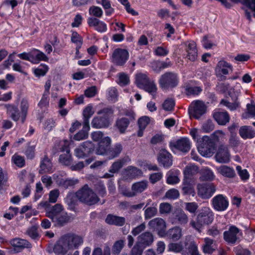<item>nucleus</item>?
<instances>
[{"label":"nucleus","instance_id":"obj_1","mask_svg":"<svg viewBox=\"0 0 255 255\" xmlns=\"http://www.w3.org/2000/svg\"><path fill=\"white\" fill-rule=\"evenodd\" d=\"M83 243V240L81 237L74 234L67 235L57 242L53 251L57 255H64L69 250L77 249Z\"/></svg>","mask_w":255,"mask_h":255},{"label":"nucleus","instance_id":"obj_2","mask_svg":"<svg viewBox=\"0 0 255 255\" xmlns=\"http://www.w3.org/2000/svg\"><path fill=\"white\" fill-rule=\"evenodd\" d=\"M214 220V213L209 207H202L199 211L196 221L191 220L190 226L200 232L204 226L211 224Z\"/></svg>","mask_w":255,"mask_h":255},{"label":"nucleus","instance_id":"obj_3","mask_svg":"<svg viewBox=\"0 0 255 255\" xmlns=\"http://www.w3.org/2000/svg\"><path fill=\"white\" fill-rule=\"evenodd\" d=\"M91 137L94 141L98 142L95 149L96 153L99 155H108L109 147L112 142L111 137L104 136L103 133L101 131L92 132Z\"/></svg>","mask_w":255,"mask_h":255},{"label":"nucleus","instance_id":"obj_4","mask_svg":"<svg viewBox=\"0 0 255 255\" xmlns=\"http://www.w3.org/2000/svg\"><path fill=\"white\" fill-rule=\"evenodd\" d=\"M113 111L111 109L106 108L99 111L98 114L100 116L95 117L92 121L91 125L95 128H101L108 127L110 124V118L113 116Z\"/></svg>","mask_w":255,"mask_h":255},{"label":"nucleus","instance_id":"obj_5","mask_svg":"<svg viewBox=\"0 0 255 255\" xmlns=\"http://www.w3.org/2000/svg\"><path fill=\"white\" fill-rule=\"evenodd\" d=\"M198 150L200 154L204 157H210L215 153L216 145L208 136H204L197 145Z\"/></svg>","mask_w":255,"mask_h":255},{"label":"nucleus","instance_id":"obj_6","mask_svg":"<svg viewBox=\"0 0 255 255\" xmlns=\"http://www.w3.org/2000/svg\"><path fill=\"white\" fill-rule=\"evenodd\" d=\"M135 84L140 89L153 95L157 88L153 81H150L146 74L139 73L135 75Z\"/></svg>","mask_w":255,"mask_h":255},{"label":"nucleus","instance_id":"obj_7","mask_svg":"<svg viewBox=\"0 0 255 255\" xmlns=\"http://www.w3.org/2000/svg\"><path fill=\"white\" fill-rule=\"evenodd\" d=\"M78 199L89 205H94L99 201V198L92 189L87 185L84 186L76 193Z\"/></svg>","mask_w":255,"mask_h":255},{"label":"nucleus","instance_id":"obj_8","mask_svg":"<svg viewBox=\"0 0 255 255\" xmlns=\"http://www.w3.org/2000/svg\"><path fill=\"white\" fill-rule=\"evenodd\" d=\"M161 88L164 90L176 87L179 82V78L176 73L166 72L162 75L159 81Z\"/></svg>","mask_w":255,"mask_h":255},{"label":"nucleus","instance_id":"obj_9","mask_svg":"<svg viewBox=\"0 0 255 255\" xmlns=\"http://www.w3.org/2000/svg\"><path fill=\"white\" fill-rule=\"evenodd\" d=\"M169 146L171 150L175 154H178L180 151L187 152L190 149L191 142L189 138L183 137L170 142Z\"/></svg>","mask_w":255,"mask_h":255},{"label":"nucleus","instance_id":"obj_10","mask_svg":"<svg viewBox=\"0 0 255 255\" xmlns=\"http://www.w3.org/2000/svg\"><path fill=\"white\" fill-rule=\"evenodd\" d=\"M188 110L191 117L198 119L205 113L206 107L202 101L197 100L191 103Z\"/></svg>","mask_w":255,"mask_h":255},{"label":"nucleus","instance_id":"obj_11","mask_svg":"<svg viewBox=\"0 0 255 255\" xmlns=\"http://www.w3.org/2000/svg\"><path fill=\"white\" fill-rule=\"evenodd\" d=\"M198 195L202 199L210 198L216 191V187L212 184H198L197 186Z\"/></svg>","mask_w":255,"mask_h":255},{"label":"nucleus","instance_id":"obj_12","mask_svg":"<svg viewBox=\"0 0 255 255\" xmlns=\"http://www.w3.org/2000/svg\"><path fill=\"white\" fill-rule=\"evenodd\" d=\"M69 142L68 140H65L60 142V151L63 152L59 156L60 162L65 165H70L72 162L71 155L70 153L69 147Z\"/></svg>","mask_w":255,"mask_h":255},{"label":"nucleus","instance_id":"obj_13","mask_svg":"<svg viewBox=\"0 0 255 255\" xmlns=\"http://www.w3.org/2000/svg\"><path fill=\"white\" fill-rule=\"evenodd\" d=\"M130 161V159L128 156L117 160L112 164L109 172L105 173L103 177L109 178L113 177L115 173L118 172L124 165L129 163Z\"/></svg>","mask_w":255,"mask_h":255},{"label":"nucleus","instance_id":"obj_14","mask_svg":"<svg viewBox=\"0 0 255 255\" xmlns=\"http://www.w3.org/2000/svg\"><path fill=\"white\" fill-rule=\"evenodd\" d=\"M94 150V146L91 141H87L75 149V155L79 158L88 156Z\"/></svg>","mask_w":255,"mask_h":255},{"label":"nucleus","instance_id":"obj_15","mask_svg":"<svg viewBox=\"0 0 255 255\" xmlns=\"http://www.w3.org/2000/svg\"><path fill=\"white\" fill-rule=\"evenodd\" d=\"M148 226L156 230L160 237H165L166 226L165 222L162 219L156 218L152 219L149 222Z\"/></svg>","mask_w":255,"mask_h":255},{"label":"nucleus","instance_id":"obj_16","mask_svg":"<svg viewBox=\"0 0 255 255\" xmlns=\"http://www.w3.org/2000/svg\"><path fill=\"white\" fill-rule=\"evenodd\" d=\"M128 53L125 49H116L112 55V62L117 65H123L128 58Z\"/></svg>","mask_w":255,"mask_h":255},{"label":"nucleus","instance_id":"obj_17","mask_svg":"<svg viewBox=\"0 0 255 255\" xmlns=\"http://www.w3.org/2000/svg\"><path fill=\"white\" fill-rule=\"evenodd\" d=\"M212 204L213 208L217 211H225L229 206L227 198L222 194L215 196L212 200Z\"/></svg>","mask_w":255,"mask_h":255},{"label":"nucleus","instance_id":"obj_18","mask_svg":"<svg viewBox=\"0 0 255 255\" xmlns=\"http://www.w3.org/2000/svg\"><path fill=\"white\" fill-rule=\"evenodd\" d=\"M216 161L220 163H227L231 159V154L228 148L221 145L218 149L215 156Z\"/></svg>","mask_w":255,"mask_h":255},{"label":"nucleus","instance_id":"obj_19","mask_svg":"<svg viewBox=\"0 0 255 255\" xmlns=\"http://www.w3.org/2000/svg\"><path fill=\"white\" fill-rule=\"evenodd\" d=\"M241 235L240 230L235 226H231L229 230L224 233L225 240L231 244H234Z\"/></svg>","mask_w":255,"mask_h":255},{"label":"nucleus","instance_id":"obj_20","mask_svg":"<svg viewBox=\"0 0 255 255\" xmlns=\"http://www.w3.org/2000/svg\"><path fill=\"white\" fill-rule=\"evenodd\" d=\"M137 239L136 243L145 249L152 244L154 237L151 233L145 232L138 236Z\"/></svg>","mask_w":255,"mask_h":255},{"label":"nucleus","instance_id":"obj_21","mask_svg":"<svg viewBox=\"0 0 255 255\" xmlns=\"http://www.w3.org/2000/svg\"><path fill=\"white\" fill-rule=\"evenodd\" d=\"M123 175L126 179H133L142 176V172L135 166H128L124 170Z\"/></svg>","mask_w":255,"mask_h":255},{"label":"nucleus","instance_id":"obj_22","mask_svg":"<svg viewBox=\"0 0 255 255\" xmlns=\"http://www.w3.org/2000/svg\"><path fill=\"white\" fill-rule=\"evenodd\" d=\"M186 46L187 58L191 61H195L198 57L196 44L193 41H188L185 43Z\"/></svg>","mask_w":255,"mask_h":255},{"label":"nucleus","instance_id":"obj_23","mask_svg":"<svg viewBox=\"0 0 255 255\" xmlns=\"http://www.w3.org/2000/svg\"><path fill=\"white\" fill-rule=\"evenodd\" d=\"M31 62L37 64L41 61H47L48 58L42 52L37 49H33L30 51Z\"/></svg>","mask_w":255,"mask_h":255},{"label":"nucleus","instance_id":"obj_24","mask_svg":"<svg viewBox=\"0 0 255 255\" xmlns=\"http://www.w3.org/2000/svg\"><path fill=\"white\" fill-rule=\"evenodd\" d=\"M158 161L165 167H169L172 164L171 154L165 150L160 151L158 156Z\"/></svg>","mask_w":255,"mask_h":255},{"label":"nucleus","instance_id":"obj_25","mask_svg":"<svg viewBox=\"0 0 255 255\" xmlns=\"http://www.w3.org/2000/svg\"><path fill=\"white\" fill-rule=\"evenodd\" d=\"M63 211V206L60 204H56L47 210L46 216L50 218L53 222H55V219L60 216Z\"/></svg>","mask_w":255,"mask_h":255},{"label":"nucleus","instance_id":"obj_26","mask_svg":"<svg viewBox=\"0 0 255 255\" xmlns=\"http://www.w3.org/2000/svg\"><path fill=\"white\" fill-rule=\"evenodd\" d=\"M204 244L202 246V250L204 253L211 254L217 248L215 242L209 238L203 239Z\"/></svg>","mask_w":255,"mask_h":255},{"label":"nucleus","instance_id":"obj_27","mask_svg":"<svg viewBox=\"0 0 255 255\" xmlns=\"http://www.w3.org/2000/svg\"><path fill=\"white\" fill-rule=\"evenodd\" d=\"M231 70V65L223 60L220 61L218 62L215 69L216 75L218 76H222L223 75H227Z\"/></svg>","mask_w":255,"mask_h":255},{"label":"nucleus","instance_id":"obj_28","mask_svg":"<svg viewBox=\"0 0 255 255\" xmlns=\"http://www.w3.org/2000/svg\"><path fill=\"white\" fill-rule=\"evenodd\" d=\"M10 244L17 252L20 251L24 248H29L31 244L26 240L16 238L10 241Z\"/></svg>","mask_w":255,"mask_h":255},{"label":"nucleus","instance_id":"obj_29","mask_svg":"<svg viewBox=\"0 0 255 255\" xmlns=\"http://www.w3.org/2000/svg\"><path fill=\"white\" fill-rule=\"evenodd\" d=\"M53 171V165L50 160L47 157H44L40 163L39 173H50Z\"/></svg>","mask_w":255,"mask_h":255},{"label":"nucleus","instance_id":"obj_30","mask_svg":"<svg viewBox=\"0 0 255 255\" xmlns=\"http://www.w3.org/2000/svg\"><path fill=\"white\" fill-rule=\"evenodd\" d=\"M106 222L109 225L123 226L126 222L124 217L109 214L106 219Z\"/></svg>","mask_w":255,"mask_h":255},{"label":"nucleus","instance_id":"obj_31","mask_svg":"<svg viewBox=\"0 0 255 255\" xmlns=\"http://www.w3.org/2000/svg\"><path fill=\"white\" fill-rule=\"evenodd\" d=\"M95 113V110L92 105H88L86 106L83 111V116L84 117V123L86 124L85 128L88 129L89 128V119Z\"/></svg>","mask_w":255,"mask_h":255},{"label":"nucleus","instance_id":"obj_32","mask_svg":"<svg viewBox=\"0 0 255 255\" xmlns=\"http://www.w3.org/2000/svg\"><path fill=\"white\" fill-rule=\"evenodd\" d=\"M216 121L221 125H225L229 123L230 117L227 112H216L213 114Z\"/></svg>","mask_w":255,"mask_h":255},{"label":"nucleus","instance_id":"obj_33","mask_svg":"<svg viewBox=\"0 0 255 255\" xmlns=\"http://www.w3.org/2000/svg\"><path fill=\"white\" fill-rule=\"evenodd\" d=\"M182 189L184 194L190 195L192 196H194L195 194L193 183L191 179H184Z\"/></svg>","mask_w":255,"mask_h":255},{"label":"nucleus","instance_id":"obj_34","mask_svg":"<svg viewBox=\"0 0 255 255\" xmlns=\"http://www.w3.org/2000/svg\"><path fill=\"white\" fill-rule=\"evenodd\" d=\"M216 169L218 173L228 178H233L236 174L234 169L227 165L216 167Z\"/></svg>","mask_w":255,"mask_h":255},{"label":"nucleus","instance_id":"obj_35","mask_svg":"<svg viewBox=\"0 0 255 255\" xmlns=\"http://www.w3.org/2000/svg\"><path fill=\"white\" fill-rule=\"evenodd\" d=\"M129 120L126 118H121L117 120L115 127L121 133H125L129 125Z\"/></svg>","mask_w":255,"mask_h":255},{"label":"nucleus","instance_id":"obj_36","mask_svg":"<svg viewBox=\"0 0 255 255\" xmlns=\"http://www.w3.org/2000/svg\"><path fill=\"white\" fill-rule=\"evenodd\" d=\"M35 175L33 173L27 172L22 170L18 174V178L21 182H24L26 184H31L34 182Z\"/></svg>","mask_w":255,"mask_h":255},{"label":"nucleus","instance_id":"obj_37","mask_svg":"<svg viewBox=\"0 0 255 255\" xmlns=\"http://www.w3.org/2000/svg\"><path fill=\"white\" fill-rule=\"evenodd\" d=\"M239 134L244 139L252 138L255 136V131L251 127L243 126L239 130Z\"/></svg>","mask_w":255,"mask_h":255},{"label":"nucleus","instance_id":"obj_38","mask_svg":"<svg viewBox=\"0 0 255 255\" xmlns=\"http://www.w3.org/2000/svg\"><path fill=\"white\" fill-rule=\"evenodd\" d=\"M167 235L173 241H178L182 236V229L179 227H175L169 229L167 233Z\"/></svg>","mask_w":255,"mask_h":255},{"label":"nucleus","instance_id":"obj_39","mask_svg":"<svg viewBox=\"0 0 255 255\" xmlns=\"http://www.w3.org/2000/svg\"><path fill=\"white\" fill-rule=\"evenodd\" d=\"M4 107L7 110V114L14 121H17L20 118V114L17 108L14 105L6 104Z\"/></svg>","mask_w":255,"mask_h":255},{"label":"nucleus","instance_id":"obj_40","mask_svg":"<svg viewBox=\"0 0 255 255\" xmlns=\"http://www.w3.org/2000/svg\"><path fill=\"white\" fill-rule=\"evenodd\" d=\"M148 186L147 181H141L133 183L131 186L132 190L134 191L135 196L145 191Z\"/></svg>","mask_w":255,"mask_h":255},{"label":"nucleus","instance_id":"obj_41","mask_svg":"<svg viewBox=\"0 0 255 255\" xmlns=\"http://www.w3.org/2000/svg\"><path fill=\"white\" fill-rule=\"evenodd\" d=\"M42 124L44 130L49 132L56 126V121L52 117H48L43 120Z\"/></svg>","mask_w":255,"mask_h":255},{"label":"nucleus","instance_id":"obj_42","mask_svg":"<svg viewBox=\"0 0 255 255\" xmlns=\"http://www.w3.org/2000/svg\"><path fill=\"white\" fill-rule=\"evenodd\" d=\"M123 150V146L120 143H116L111 149H109L108 155L110 159H112L119 155Z\"/></svg>","mask_w":255,"mask_h":255},{"label":"nucleus","instance_id":"obj_43","mask_svg":"<svg viewBox=\"0 0 255 255\" xmlns=\"http://www.w3.org/2000/svg\"><path fill=\"white\" fill-rule=\"evenodd\" d=\"M233 102H230L226 100H222L220 104L227 107L230 111L237 110L240 107V103L238 100H233Z\"/></svg>","mask_w":255,"mask_h":255},{"label":"nucleus","instance_id":"obj_44","mask_svg":"<svg viewBox=\"0 0 255 255\" xmlns=\"http://www.w3.org/2000/svg\"><path fill=\"white\" fill-rule=\"evenodd\" d=\"M198 172V168L195 165H190L186 167L184 170V179H190V177Z\"/></svg>","mask_w":255,"mask_h":255},{"label":"nucleus","instance_id":"obj_45","mask_svg":"<svg viewBox=\"0 0 255 255\" xmlns=\"http://www.w3.org/2000/svg\"><path fill=\"white\" fill-rule=\"evenodd\" d=\"M202 91V87L200 86L191 87L187 86L185 87L186 93L188 96H197Z\"/></svg>","mask_w":255,"mask_h":255},{"label":"nucleus","instance_id":"obj_46","mask_svg":"<svg viewBox=\"0 0 255 255\" xmlns=\"http://www.w3.org/2000/svg\"><path fill=\"white\" fill-rule=\"evenodd\" d=\"M180 179L178 176V173H173L169 171L167 174V183L169 184H175L179 182Z\"/></svg>","mask_w":255,"mask_h":255},{"label":"nucleus","instance_id":"obj_47","mask_svg":"<svg viewBox=\"0 0 255 255\" xmlns=\"http://www.w3.org/2000/svg\"><path fill=\"white\" fill-rule=\"evenodd\" d=\"M118 83L122 86H126L129 83L130 80L128 74L125 73H120L118 75Z\"/></svg>","mask_w":255,"mask_h":255},{"label":"nucleus","instance_id":"obj_48","mask_svg":"<svg viewBox=\"0 0 255 255\" xmlns=\"http://www.w3.org/2000/svg\"><path fill=\"white\" fill-rule=\"evenodd\" d=\"M183 249V246L181 242L171 243L168 245V251L175 253H179Z\"/></svg>","mask_w":255,"mask_h":255},{"label":"nucleus","instance_id":"obj_49","mask_svg":"<svg viewBox=\"0 0 255 255\" xmlns=\"http://www.w3.org/2000/svg\"><path fill=\"white\" fill-rule=\"evenodd\" d=\"M247 113L243 115L244 118L255 117V103L254 102L247 105Z\"/></svg>","mask_w":255,"mask_h":255},{"label":"nucleus","instance_id":"obj_50","mask_svg":"<svg viewBox=\"0 0 255 255\" xmlns=\"http://www.w3.org/2000/svg\"><path fill=\"white\" fill-rule=\"evenodd\" d=\"M175 219L181 225H185L188 221L187 215L182 211L178 212L175 215Z\"/></svg>","mask_w":255,"mask_h":255},{"label":"nucleus","instance_id":"obj_51","mask_svg":"<svg viewBox=\"0 0 255 255\" xmlns=\"http://www.w3.org/2000/svg\"><path fill=\"white\" fill-rule=\"evenodd\" d=\"M85 126L86 124H83V129L74 135V139L75 140H81L88 137V132L90 129V128L88 129H86L85 128Z\"/></svg>","mask_w":255,"mask_h":255},{"label":"nucleus","instance_id":"obj_52","mask_svg":"<svg viewBox=\"0 0 255 255\" xmlns=\"http://www.w3.org/2000/svg\"><path fill=\"white\" fill-rule=\"evenodd\" d=\"M11 161L18 167H22L25 164L23 157L16 154H14L12 156Z\"/></svg>","mask_w":255,"mask_h":255},{"label":"nucleus","instance_id":"obj_53","mask_svg":"<svg viewBox=\"0 0 255 255\" xmlns=\"http://www.w3.org/2000/svg\"><path fill=\"white\" fill-rule=\"evenodd\" d=\"M92 255H111V249L109 246H106L103 251L100 248H96L94 249Z\"/></svg>","mask_w":255,"mask_h":255},{"label":"nucleus","instance_id":"obj_54","mask_svg":"<svg viewBox=\"0 0 255 255\" xmlns=\"http://www.w3.org/2000/svg\"><path fill=\"white\" fill-rule=\"evenodd\" d=\"M71 41L76 43L77 45L76 51L77 52H79V49L81 47L82 43V39L81 37L76 32L72 33L71 36Z\"/></svg>","mask_w":255,"mask_h":255},{"label":"nucleus","instance_id":"obj_55","mask_svg":"<svg viewBox=\"0 0 255 255\" xmlns=\"http://www.w3.org/2000/svg\"><path fill=\"white\" fill-rule=\"evenodd\" d=\"M48 70V66L45 64H42L34 69V73L37 77L43 76L46 74Z\"/></svg>","mask_w":255,"mask_h":255},{"label":"nucleus","instance_id":"obj_56","mask_svg":"<svg viewBox=\"0 0 255 255\" xmlns=\"http://www.w3.org/2000/svg\"><path fill=\"white\" fill-rule=\"evenodd\" d=\"M21 122L23 123L25 121L27 112L28 109V103L26 100H22L20 105Z\"/></svg>","mask_w":255,"mask_h":255},{"label":"nucleus","instance_id":"obj_57","mask_svg":"<svg viewBox=\"0 0 255 255\" xmlns=\"http://www.w3.org/2000/svg\"><path fill=\"white\" fill-rule=\"evenodd\" d=\"M89 12L90 15L97 17H101L103 13L102 8L97 6H91Z\"/></svg>","mask_w":255,"mask_h":255},{"label":"nucleus","instance_id":"obj_58","mask_svg":"<svg viewBox=\"0 0 255 255\" xmlns=\"http://www.w3.org/2000/svg\"><path fill=\"white\" fill-rule=\"evenodd\" d=\"M157 213V209L155 207H148L144 210V218L145 219H150L155 216Z\"/></svg>","mask_w":255,"mask_h":255},{"label":"nucleus","instance_id":"obj_59","mask_svg":"<svg viewBox=\"0 0 255 255\" xmlns=\"http://www.w3.org/2000/svg\"><path fill=\"white\" fill-rule=\"evenodd\" d=\"M236 170L241 179L243 181H246L249 179L250 174L247 169H242L241 166L238 165L236 167Z\"/></svg>","mask_w":255,"mask_h":255},{"label":"nucleus","instance_id":"obj_60","mask_svg":"<svg viewBox=\"0 0 255 255\" xmlns=\"http://www.w3.org/2000/svg\"><path fill=\"white\" fill-rule=\"evenodd\" d=\"M70 220V217L66 213L62 212L60 216H58L55 220V222L61 225L68 222Z\"/></svg>","mask_w":255,"mask_h":255},{"label":"nucleus","instance_id":"obj_61","mask_svg":"<svg viewBox=\"0 0 255 255\" xmlns=\"http://www.w3.org/2000/svg\"><path fill=\"white\" fill-rule=\"evenodd\" d=\"M185 209L190 213H195L198 208V204L195 202H186L184 204Z\"/></svg>","mask_w":255,"mask_h":255},{"label":"nucleus","instance_id":"obj_62","mask_svg":"<svg viewBox=\"0 0 255 255\" xmlns=\"http://www.w3.org/2000/svg\"><path fill=\"white\" fill-rule=\"evenodd\" d=\"M212 139L214 142H219L223 140L225 138V133L220 130H216L211 135Z\"/></svg>","mask_w":255,"mask_h":255},{"label":"nucleus","instance_id":"obj_63","mask_svg":"<svg viewBox=\"0 0 255 255\" xmlns=\"http://www.w3.org/2000/svg\"><path fill=\"white\" fill-rule=\"evenodd\" d=\"M187 249L191 255H201L198 251V245L194 241L190 243Z\"/></svg>","mask_w":255,"mask_h":255},{"label":"nucleus","instance_id":"obj_64","mask_svg":"<svg viewBox=\"0 0 255 255\" xmlns=\"http://www.w3.org/2000/svg\"><path fill=\"white\" fill-rule=\"evenodd\" d=\"M240 86L238 85L234 88L230 89L229 94L233 100H238V97L241 93Z\"/></svg>","mask_w":255,"mask_h":255}]
</instances>
